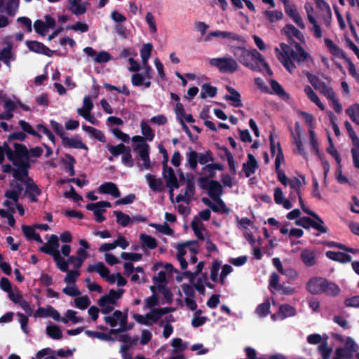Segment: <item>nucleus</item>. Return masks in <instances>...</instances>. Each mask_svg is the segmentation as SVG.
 <instances>
[{"label":"nucleus","instance_id":"30","mask_svg":"<svg viewBox=\"0 0 359 359\" xmlns=\"http://www.w3.org/2000/svg\"><path fill=\"white\" fill-rule=\"evenodd\" d=\"M319 90L332 102V107L337 112V99L333 89L326 86L324 83H320V88Z\"/></svg>","mask_w":359,"mask_h":359},{"label":"nucleus","instance_id":"13","mask_svg":"<svg viewBox=\"0 0 359 359\" xmlns=\"http://www.w3.org/2000/svg\"><path fill=\"white\" fill-rule=\"evenodd\" d=\"M59 241L56 235L52 234L48 241V244L42 245L39 248V250L45 254L53 256V255L59 254Z\"/></svg>","mask_w":359,"mask_h":359},{"label":"nucleus","instance_id":"29","mask_svg":"<svg viewBox=\"0 0 359 359\" xmlns=\"http://www.w3.org/2000/svg\"><path fill=\"white\" fill-rule=\"evenodd\" d=\"M338 57H341L346 60L348 65V72L349 74L356 79V81H359V73L357 72L356 68L351 61V60L348 57H346V53L338 48Z\"/></svg>","mask_w":359,"mask_h":359},{"label":"nucleus","instance_id":"11","mask_svg":"<svg viewBox=\"0 0 359 359\" xmlns=\"http://www.w3.org/2000/svg\"><path fill=\"white\" fill-rule=\"evenodd\" d=\"M358 350V346L354 341L349 337L346 339L344 348L338 347V358L349 359L352 357L353 352Z\"/></svg>","mask_w":359,"mask_h":359},{"label":"nucleus","instance_id":"22","mask_svg":"<svg viewBox=\"0 0 359 359\" xmlns=\"http://www.w3.org/2000/svg\"><path fill=\"white\" fill-rule=\"evenodd\" d=\"M226 90L231 95H226L224 99L227 101H231V105L234 107H242L243 103L241 101V95L240 93L230 86H227Z\"/></svg>","mask_w":359,"mask_h":359},{"label":"nucleus","instance_id":"4","mask_svg":"<svg viewBox=\"0 0 359 359\" xmlns=\"http://www.w3.org/2000/svg\"><path fill=\"white\" fill-rule=\"evenodd\" d=\"M133 142L137 144L133 147V151L138 154L139 158L143 161V164L138 163L140 170L144 168L149 170L151 168V160L149 157L150 146L145 142L143 136L135 135L131 138Z\"/></svg>","mask_w":359,"mask_h":359},{"label":"nucleus","instance_id":"3","mask_svg":"<svg viewBox=\"0 0 359 359\" xmlns=\"http://www.w3.org/2000/svg\"><path fill=\"white\" fill-rule=\"evenodd\" d=\"M103 320L112 327L109 329V334H116L130 330L128 327V311L123 313L120 310H115L112 316H104Z\"/></svg>","mask_w":359,"mask_h":359},{"label":"nucleus","instance_id":"28","mask_svg":"<svg viewBox=\"0 0 359 359\" xmlns=\"http://www.w3.org/2000/svg\"><path fill=\"white\" fill-rule=\"evenodd\" d=\"M76 255L77 256H69V262L74 263V261H76V264H75V269H79L81 267L85 259L87 258L88 255L84 249H78Z\"/></svg>","mask_w":359,"mask_h":359},{"label":"nucleus","instance_id":"35","mask_svg":"<svg viewBox=\"0 0 359 359\" xmlns=\"http://www.w3.org/2000/svg\"><path fill=\"white\" fill-rule=\"evenodd\" d=\"M142 247H147L150 250H154L157 247V241L155 238L142 233L140 236Z\"/></svg>","mask_w":359,"mask_h":359},{"label":"nucleus","instance_id":"58","mask_svg":"<svg viewBox=\"0 0 359 359\" xmlns=\"http://www.w3.org/2000/svg\"><path fill=\"white\" fill-rule=\"evenodd\" d=\"M50 126L52 129L55 132V133L62 140V137L66 136V133L64 130L63 126L59 123L57 121L54 120H50Z\"/></svg>","mask_w":359,"mask_h":359},{"label":"nucleus","instance_id":"46","mask_svg":"<svg viewBox=\"0 0 359 359\" xmlns=\"http://www.w3.org/2000/svg\"><path fill=\"white\" fill-rule=\"evenodd\" d=\"M121 163L128 168L134 166V160L132 157L131 149L129 146L127 147L126 149L122 154Z\"/></svg>","mask_w":359,"mask_h":359},{"label":"nucleus","instance_id":"16","mask_svg":"<svg viewBox=\"0 0 359 359\" xmlns=\"http://www.w3.org/2000/svg\"><path fill=\"white\" fill-rule=\"evenodd\" d=\"M326 278L322 277H313L306 284V289L313 294L322 293Z\"/></svg>","mask_w":359,"mask_h":359},{"label":"nucleus","instance_id":"40","mask_svg":"<svg viewBox=\"0 0 359 359\" xmlns=\"http://www.w3.org/2000/svg\"><path fill=\"white\" fill-rule=\"evenodd\" d=\"M346 114L350 117L351 121L356 124H359V104H353L351 105L346 110Z\"/></svg>","mask_w":359,"mask_h":359},{"label":"nucleus","instance_id":"33","mask_svg":"<svg viewBox=\"0 0 359 359\" xmlns=\"http://www.w3.org/2000/svg\"><path fill=\"white\" fill-rule=\"evenodd\" d=\"M85 334L92 338H97L102 341H114V339L111 337L112 334H105L101 332L92 331V330H86Z\"/></svg>","mask_w":359,"mask_h":359},{"label":"nucleus","instance_id":"54","mask_svg":"<svg viewBox=\"0 0 359 359\" xmlns=\"http://www.w3.org/2000/svg\"><path fill=\"white\" fill-rule=\"evenodd\" d=\"M65 272L67 273V275L64 279V281L68 284L74 285L77 278L80 276V272L76 269V270L68 269Z\"/></svg>","mask_w":359,"mask_h":359},{"label":"nucleus","instance_id":"19","mask_svg":"<svg viewBox=\"0 0 359 359\" xmlns=\"http://www.w3.org/2000/svg\"><path fill=\"white\" fill-rule=\"evenodd\" d=\"M258 168V163L255 157L252 154H248V160L243 164L242 170L245 177H250L254 174Z\"/></svg>","mask_w":359,"mask_h":359},{"label":"nucleus","instance_id":"21","mask_svg":"<svg viewBox=\"0 0 359 359\" xmlns=\"http://www.w3.org/2000/svg\"><path fill=\"white\" fill-rule=\"evenodd\" d=\"M99 192L104 194H109L114 198H118L121 192L116 184L107 182L102 184L98 188Z\"/></svg>","mask_w":359,"mask_h":359},{"label":"nucleus","instance_id":"12","mask_svg":"<svg viewBox=\"0 0 359 359\" xmlns=\"http://www.w3.org/2000/svg\"><path fill=\"white\" fill-rule=\"evenodd\" d=\"M25 43L29 50L36 53L51 57L55 53V50H50L43 43L37 41H27Z\"/></svg>","mask_w":359,"mask_h":359},{"label":"nucleus","instance_id":"47","mask_svg":"<svg viewBox=\"0 0 359 359\" xmlns=\"http://www.w3.org/2000/svg\"><path fill=\"white\" fill-rule=\"evenodd\" d=\"M53 259L56 263L57 268L63 272H65L68 270L69 267V258L67 260L62 257H61L60 254L53 255Z\"/></svg>","mask_w":359,"mask_h":359},{"label":"nucleus","instance_id":"49","mask_svg":"<svg viewBox=\"0 0 359 359\" xmlns=\"http://www.w3.org/2000/svg\"><path fill=\"white\" fill-rule=\"evenodd\" d=\"M90 304V300L87 295L77 297L74 299V306L77 309L84 310Z\"/></svg>","mask_w":359,"mask_h":359},{"label":"nucleus","instance_id":"56","mask_svg":"<svg viewBox=\"0 0 359 359\" xmlns=\"http://www.w3.org/2000/svg\"><path fill=\"white\" fill-rule=\"evenodd\" d=\"M12 46L11 45H8L6 47H4L0 51V60L3 61L6 65H8L10 62L9 60L12 55Z\"/></svg>","mask_w":359,"mask_h":359},{"label":"nucleus","instance_id":"7","mask_svg":"<svg viewBox=\"0 0 359 359\" xmlns=\"http://www.w3.org/2000/svg\"><path fill=\"white\" fill-rule=\"evenodd\" d=\"M197 184L202 190L208 191V196L213 201L219 199L222 194V186L217 180H208V177H200L197 180Z\"/></svg>","mask_w":359,"mask_h":359},{"label":"nucleus","instance_id":"55","mask_svg":"<svg viewBox=\"0 0 359 359\" xmlns=\"http://www.w3.org/2000/svg\"><path fill=\"white\" fill-rule=\"evenodd\" d=\"M149 226L155 228L160 233H162L168 236H171L173 233V230L169 226V225L167 223H164L163 225L155 223H151L149 224Z\"/></svg>","mask_w":359,"mask_h":359},{"label":"nucleus","instance_id":"20","mask_svg":"<svg viewBox=\"0 0 359 359\" xmlns=\"http://www.w3.org/2000/svg\"><path fill=\"white\" fill-rule=\"evenodd\" d=\"M296 314L295 309L289 304L280 305L278 311L271 316V318L275 320L276 317L280 320H283L287 317L293 316Z\"/></svg>","mask_w":359,"mask_h":359},{"label":"nucleus","instance_id":"42","mask_svg":"<svg viewBox=\"0 0 359 359\" xmlns=\"http://www.w3.org/2000/svg\"><path fill=\"white\" fill-rule=\"evenodd\" d=\"M153 46L151 43H144L140 50V56L143 65H146L151 57Z\"/></svg>","mask_w":359,"mask_h":359},{"label":"nucleus","instance_id":"48","mask_svg":"<svg viewBox=\"0 0 359 359\" xmlns=\"http://www.w3.org/2000/svg\"><path fill=\"white\" fill-rule=\"evenodd\" d=\"M322 293L328 296L334 297L337 295V285L326 279L325 286H323Z\"/></svg>","mask_w":359,"mask_h":359},{"label":"nucleus","instance_id":"8","mask_svg":"<svg viewBox=\"0 0 359 359\" xmlns=\"http://www.w3.org/2000/svg\"><path fill=\"white\" fill-rule=\"evenodd\" d=\"M295 224L300 226L306 229L313 228L321 233L327 232V228L324 226V222L321 219V222L309 217H302L295 221Z\"/></svg>","mask_w":359,"mask_h":359},{"label":"nucleus","instance_id":"17","mask_svg":"<svg viewBox=\"0 0 359 359\" xmlns=\"http://www.w3.org/2000/svg\"><path fill=\"white\" fill-rule=\"evenodd\" d=\"M17 169H14L13 177L18 181L22 182L24 178L28 175V170L30 168L29 161H22L18 163H15Z\"/></svg>","mask_w":359,"mask_h":359},{"label":"nucleus","instance_id":"38","mask_svg":"<svg viewBox=\"0 0 359 359\" xmlns=\"http://www.w3.org/2000/svg\"><path fill=\"white\" fill-rule=\"evenodd\" d=\"M194 176L193 174H187V187L184 194L187 196L190 199L195 194V184H194Z\"/></svg>","mask_w":359,"mask_h":359},{"label":"nucleus","instance_id":"15","mask_svg":"<svg viewBox=\"0 0 359 359\" xmlns=\"http://www.w3.org/2000/svg\"><path fill=\"white\" fill-rule=\"evenodd\" d=\"M25 195L28 197L29 201L33 203L38 201L37 196L41 195V191L38 186L33 182L32 178H28L25 183Z\"/></svg>","mask_w":359,"mask_h":359},{"label":"nucleus","instance_id":"64","mask_svg":"<svg viewBox=\"0 0 359 359\" xmlns=\"http://www.w3.org/2000/svg\"><path fill=\"white\" fill-rule=\"evenodd\" d=\"M351 154L354 167L359 169V144L353 145Z\"/></svg>","mask_w":359,"mask_h":359},{"label":"nucleus","instance_id":"2","mask_svg":"<svg viewBox=\"0 0 359 359\" xmlns=\"http://www.w3.org/2000/svg\"><path fill=\"white\" fill-rule=\"evenodd\" d=\"M241 65L252 71L259 73L263 72L264 69L268 75H273V71L269 65L266 62L262 55L255 48L249 49L244 62Z\"/></svg>","mask_w":359,"mask_h":359},{"label":"nucleus","instance_id":"37","mask_svg":"<svg viewBox=\"0 0 359 359\" xmlns=\"http://www.w3.org/2000/svg\"><path fill=\"white\" fill-rule=\"evenodd\" d=\"M46 334L53 339H61L62 338V332L59 326L50 325L46 327Z\"/></svg>","mask_w":359,"mask_h":359},{"label":"nucleus","instance_id":"41","mask_svg":"<svg viewBox=\"0 0 359 359\" xmlns=\"http://www.w3.org/2000/svg\"><path fill=\"white\" fill-rule=\"evenodd\" d=\"M142 133L144 135L145 140L151 142L155 136L154 132L149 126V125L145 121H142L140 124Z\"/></svg>","mask_w":359,"mask_h":359},{"label":"nucleus","instance_id":"25","mask_svg":"<svg viewBox=\"0 0 359 359\" xmlns=\"http://www.w3.org/2000/svg\"><path fill=\"white\" fill-rule=\"evenodd\" d=\"M300 258L304 264L311 267L316 264V255L313 250L305 249L300 254Z\"/></svg>","mask_w":359,"mask_h":359},{"label":"nucleus","instance_id":"27","mask_svg":"<svg viewBox=\"0 0 359 359\" xmlns=\"http://www.w3.org/2000/svg\"><path fill=\"white\" fill-rule=\"evenodd\" d=\"M13 147L18 160L29 161V150L25 144L14 143Z\"/></svg>","mask_w":359,"mask_h":359},{"label":"nucleus","instance_id":"53","mask_svg":"<svg viewBox=\"0 0 359 359\" xmlns=\"http://www.w3.org/2000/svg\"><path fill=\"white\" fill-rule=\"evenodd\" d=\"M270 312V303L268 299L258 305L256 309L257 314L260 317L266 316Z\"/></svg>","mask_w":359,"mask_h":359},{"label":"nucleus","instance_id":"32","mask_svg":"<svg viewBox=\"0 0 359 359\" xmlns=\"http://www.w3.org/2000/svg\"><path fill=\"white\" fill-rule=\"evenodd\" d=\"M249 49L245 48L244 46H232L231 52L235 57V60L237 62H240L241 64L244 62L245 57L248 53Z\"/></svg>","mask_w":359,"mask_h":359},{"label":"nucleus","instance_id":"43","mask_svg":"<svg viewBox=\"0 0 359 359\" xmlns=\"http://www.w3.org/2000/svg\"><path fill=\"white\" fill-rule=\"evenodd\" d=\"M18 125L22 130L23 133H27L39 139L41 138V135L38 132H36L28 122L24 120H20Z\"/></svg>","mask_w":359,"mask_h":359},{"label":"nucleus","instance_id":"44","mask_svg":"<svg viewBox=\"0 0 359 359\" xmlns=\"http://www.w3.org/2000/svg\"><path fill=\"white\" fill-rule=\"evenodd\" d=\"M220 150L222 151L226 152V160L228 161L230 172L232 175H236V163H235V161H234V158H233V156L232 154L225 147H221Z\"/></svg>","mask_w":359,"mask_h":359},{"label":"nucleus","instance_id":"52","mask_svg":"<svg viewBox=\"0 0 359 359\" xmlns=\"http://www.w3.org/2000/svg\"><path fill=\"white\" fill-rule=\"evenodd\" d=\"M54 353L55 351L52 348H44L36 353V358H32V359H55L54 355H50Z\"/></svg>","mask_w":359,"mask_h":359},{"label":"nucleus","instance_id":"62","mask_svg":"<svg viewBox=\"0 0 359 359\" xmlns=\"http://www.w3.org/2000/svg\"><path fill=\"white\" fill-rule=\"evenodd\" d=\"M221 264L219 261L215 260L212 262L210 269V278L213 282H216L218 278V273L220 269Z\"/></svg>","mask_w":359,"mask_h":359},{"label":"nucleus","instance_id":"18","mask_svg":"<svg viewBox=\"0 0 359 359\" xmlns=\"http://www.w3.org/2000/svg\"><path fill=\"white\" fill-rule=\"evenodd\" d=\"M35 317L46 318L50 317L56 321H60V314L53 306H48L46 308L39 307L34 314Z\"/></svg>","mask_w":359,"mask_h":359},{"label":"nucleus","instance_id":"5","mask_svg":"<svg viewBox=\"0 0 359 359\" xmlns=\"http://www.w3.org/2000/svg\"><path fill=\"white\" fill-rule=\"evenodd\" d=\"M187 164L191 170L195 171L198 163L205 165L209 162H214V157L210 150H207L204 153H198L191 150L186 153Z\"/></svg>","mask_w":359,"mask_h":359},{"label":"nucleus","instance_id":"23","mask_svg":"<svg viewBox=\"0 0 359 359\" xmlns=\"http://www.w3.org/2000/svg\"><path fill=\"white\" fill-rule=\"evenodd\" d=\"M271 88L273 90L272 93L276 94L283 101H288L290 98V95L284 90L283 86L275 79L269 81Z\"/></svg>","mask_w":359,"mask_h":359},{"label":"nucleus","instance_id":"45","mask_svg":"<svg viewBox=\"0 0 359 359\" xmlns=\"http://www.w3.org/2000/svg\"><path fill=\"white\" fill-rule=\"evenodd\" d=\"M128 146H126L123 143H120L116 146L111 144H107V149L114 157H117L119 155H122L125 151Z\"/></svg>","mask_w":359,"mask_h":359},{"label":"nucleus","instance_id":"14","mask_svg":"<svg viewBox=\"0 0 359 359\" xmlns=\"http://www.w3.org/2000/svg\"><path fill=\"white\" fill-rule=\"evenodd\" d=\"M62 145L65 148H73L88 150L87 145L83 143L79 135H75L72 137H68L67 135L62 137Z\"/></svg>","mask_w":359,"mask_h":359},{"label":"nucleus","instance_id":"36","mask_svg":"<svg viewBox=\"0 0 359 359\" xmlns=\"http://www.w3.org/2000/svg\"><path fill=\"white\" fill-rule=\"evenodd\" d=\"M65 157L67 160H62V163L65 165L66 172H69L70 176L75 175L74 164L76 163V159L72 155L69 154H65Z\"/></svg>","mask_w":359,"mask_h":359},{"label":"nucleus","instance_id":"6","mask_svg":"<svg viewBox=\"0 0 359 359\" xmlns=\"http://www.w3.org/2000/svg\"><path fill=\"white\" fill-rule=\"evenodd\" d=\"M212 67L217 68L222 74H233L238 69L237 61L232 57H214L209 60Z\"/></svg>","mask_w":359,"mask_h":359},{"label":"nucleus","instance_id":"10","mask_svg":"<svg viewBox=\"0 0 359 359\" xmlns=\"http://www.w3.org/2000/svg\"><path fill=\"white\" fill-rule=\"evenodd\" d=\"M124 293V290L119 288L117 290L111 289L108 294L102 295L97 301L99 306H104V304L116 305L117 300L120 299Z\"/></svg>","mask_w":359,"mask_h":359},{"label":"nucleus","instance_id":"1","mask_svg":"<svg viewBox=\"0 0 359 359\" xmlns=\"http://www.w3.org/2000/svg\"><path fill=\"white\" fill-rule=\"evenodd\" d=\"M281 34L287 37V43H281L280 44L281 51L278 48H276L275 51L278 53L279 60L282 62L283 66L290 72H292L296 68L294 62L300 64L306 60L309 57L302 47L301 44L294 40L295 37L301 43H305V37L304 34L297 29L292 24H287L282 29Z\"/></svg>","mask_w":359,"mask_h":359},{"label":"nucleus","instance_id":"31","mask_svg":"<svg viewBox=\"0 0 359 359\" xmlns=\"http://www.w3.org/2000/svg\"><path fill=\"white\" fill-rule=\"evenodd\" d=\"M69 4V10L76 15H82L86 12V6L81 4V0H72Z\"/></svg>","mask_w":359,"mask_h":359},{"label":"nucleus","instance_id":"51","mask_svg":"<svg viewBox=\"0 0 359 359\" xmlns=\"http://www.w3.org/2000/svg\"><path fill=\"white\" fill-rule=\"evenodd\" d=\"M264 15L270 22H274L283 18V13L280 11H265Z\"/></svg>","mask_w":359,"mask_h":359},{"label":"nucleus","instance_id":"61","mask_svg":"<svg viewBox=\"0 0 359 359\" xmlns=\"http://www.w3.org/2000/svg\"><path fill=\"white\" fill-rule=\"evenodd\" d=\"M77 113L79 115L82 116L83 118H85L86 121L90 122V123L95 125L97 123V119L95 118L94 116L90 114V111L83 110L81 108H79L77 110Z\"/></svg>","mask_w":359,"mask_h":359},{"label":"nucleus","instance_id":"63","mask_svg":"<svg viewBox=\"0 0 359 359\" xmlns=\"http://www.w3.org/2000/svg\"><path fill=\"white\" fill-rule=\"evenodd\" d=\"M318 351L323 359H329L332 353V348L328 347L326 341H324L318 346Z\"/></svg>","mask_w":359,"mask_h":359},{"label":"nucleus","instance_id":"39","mask_svg":"<svg viewBox=\"0 0 359 359\" xmlns=\"http://www.w3.org/2000/svg\"><path fill=\"white\" fill-rule=\"evenodd\" d=\"M304 92L310 100L314 102L320 109L323 110L325 109L323 104L311 86H306L304 88Z\"/></svg>","mask_w":359,"mask_h":359},{"label":"nucleus","instance_id":"50","mask_svg":"<svg viewBox=\"0 0 359 359\" xmlns=\"http://www.w3.org/2000/svg\"><path fill=\"white\" fill-rule=\"evenodd\" d=\"M171 346L174 348L172 350V353L174 354L182 352L187 348V345L184 344L180 338H174L172 341Z\"/></svg>","mask_w":359,"mask_h":359},{"label":"nucleus","instance_id":"9","mask_svg":"<svg viewBox=\"0 0 359 359\" xmlns=\"http://www.w3.org/2000/svg\"><path fill=\"white\" fill-rule=\"evenodd\" d=\"M278 152L275 159V170L277 174V178L278 181L281 182L284 186H287L289 183L290 179L285 175L283 170L280 169V165L284 163V154L281 148L280 144L277 143Z\"/></svg>","mask_w":359,"mask_h":359},{"label":"nucleus","instance_id":"24","mask_svg":"<svg viewBox=\"0 0 359 359\" xmlns=\"http://www.w3.org/2000/svg\"><path fill=\"white\" fill-rule=\"evenodd\" d=\"M87 271L88 273L95 271L103 278H105L110 273L109 269L102 262H98L95 264L89 265L87 268Z\"/></svg>","mask_w":359,"mask_h":359},{"label":"nucleus","instance_id":"60","mask_svg":"<svg viewBox=\"0 0 359 359\" xmlns=\"http://www.w3.org/2000/svg\"><path fill=\"white\" fill-rule=\"evenodd\" d=\"M121 257L124 260L137 262L142 259V255L140 253L123 252L121 254Z\"/></svg>","mask_w":359,"mask_h":359},{"label":"nucleus","instance_id":"57","mask_svg":"<svg viewBox=\"0 0 359 359\" xmlns=\"http://www.w3.org/2000/svg\"><path fill=\"white\" fill-rule=\"evenodd\" d=\"M34 28L35 32L41 36H45L48 32V29L45 26V23L41 20H36L34 22Z\"/></svg>","mask_w":359,"mask_h":359},{"label":"nucleus","instance_id":"26","mask_svg":"<svg viewBox=\"0 0 359 359\" xmlns=\"http://www.w3.org/2000/svg\"><path fill=\"white\" fill-rule=\"evenodd\" d=\"M149 188L155 192H159L163 190V182L161 178L156 179V176L152 174H147L145 176Z\"/></svg>","mask_w":359,"mask_h":359},{"label":"nucleus","instance_id":"59","mask_svg":"<svg viewBox=\"0 0 359 359\" xmlns=\"http://www.w3.org/2000/svg\"><path fill=\"white\" fill-rule=\"evenodd\" d=\"M158 290L160 292L163 294L165 298L166 302L168 304H171L172 302V293L170 290L166 287L165 285H162L161 284L158 285Z\"/></svg>","mask_w":359,"mask_h":359},{"label":"nucleus","instance_id":"34","mask_svg":"<svg viewBox=\"0 0 359 359\" xmlns=\"http://www.w3.org/2000/svg\"><path fill=\"white\" fill-rule=\"evenodd\" d=\"M114 215L116 217V223L121 226L126 227L131 224V218L128 215L123 213L120 210L114 211Z\"/></svg>","mask_w":359,"mask_h":359}]
</instances>
